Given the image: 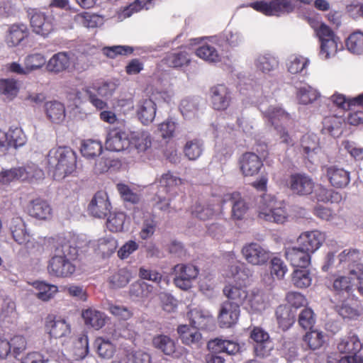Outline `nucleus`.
Segmentation results:
<instances>
[{
    "instance_id": "f257e3e1",
    "label": "nucleus",
    "mask_w": 363,
    "mask_h": 363,
    "mask_svg": "<svg viewBox=\"0 0 363 363\" xmlns=\"http://www.w3.org/2000/svg\"><path fill=\"white\" fill-rule=\"evenodd\" d=\"M78 249L70 240L60 238L57 240L54 254L48 261L47 269L51 277L66 278L72 276L76 266L73 262L77 259Z\"/></svg>"
},
{
    "instance_id": "f03ea898",
    "label": "nucleus",
    "mask_w": 363,
    "mask_h": 363,
    "mask_svg": "<svg viewBox=\"0 0 363 363\" xmlns=\"http://www.w3.org/2000/svg\"><path fill=\"white\" fill-rule=\"evenodd\" d=\"M252 275L250 270L245 266L240 267L230 265L225 272V276L232 278L235 284H229L223 289V293L233 304L240 306L247 298L246 282Z\"/></svg>"
},
{
    "instance_id": "7ed1b4c3",
    "label": "nucleus",
    "mask_w": 363,
    "mask_h": 363,
    "mask_svg": "<svg viewBox=\"0 0 363 363\" xmlns=\"http://www.w3.org/2000/svg\"><path fill=\"white\" fill-rule=\"evenodd\" d=\"M48 165L56 180H60L74 172L77 164L75 152L67 147H57L48 154Z\"/></svg>"
},
{
    "instance_id": "20e7f679",
    "label": "nucleus",
    "mask_w": 363,
    "mask_h": 363,
    "mask_svg": "<svg viewBox=\"0 0 363 363\" xmlns=\"http://www.w3.org/2000/svg\"><path fill=\"white\" fill-rule=\"evenodd\" d=\"M259 108L263 116L274 126L280 135L281 142L292 145L293 140L291 138L285 130V128L282 127V124H286L290 121V115L277 104H270L268 106L261 104Z\"/></svg>"
},
{
    "instance_id": "39448f33",
    "label": "nucleus",
    "mask_w": 363,
    "mask_h": 363,
    "mask_svg": "<svg viewBox=\"0 0 363 363\" xmlns=\"http://www.w3.org/2000/svg\"><path fill=\"white\" fill-rule=\"evenodd\" d=\"M258 216L267 221L283 223L287 218L285 204L271 195H265L260 200Z\"/></svg>"
},
{
    "instance_id": "423d86ee",
    "label": "nucleus",
    "mask_w": 363,
    "mask_h": 363,
    "mask_svg": "<svg viewBox=\"0 0 363 363\" xmlns=\"http://www.w3.org/2000/svg\"><path fill=\"white\" fill-rule=\"evenodd\" d=\"M118 84L112 80L102 82L99 85H93L86 89L89 102L97 109L103 110L108 107L106 100L112 97Z\"/></svg>"
},
{
    "instance_id": "0eeeda50",
    "label": "nucleus",
    "mask_w": 363,
    "mask_h": 363,
    "mask_svg": "<svg viewBox=\"0 0 363 363\" xmlns=\"http://www.w3.org/2000/svg\"><path fill=\"white\" fill-rule=\"evenodd\" d=\"M249 6L268 16H279L294 9L291 0L255 1L250 3Z\"/></svg>"
},
{
    "instance_id": "6e6552de",
    "label": "nucleus",
    "mask_w": 363,
    "mask_h": 363,
    "mask_svg": "<svg viewBox=\"0 0 363 363\" xmlns=\"http://www.w3.org/2000/svg\"><path fill=\"white\" fill-rule=\"evenodd\" d=\"M321 172L335 189H345L351 181L350 172L337 164L323 165Z\"/></svg>"
},
{
    "instance_id": "1a4fd4ad",
    "label": "nucleus",
    "mask_w": 363,
    "mask_h": 363,
    "mask_svg": "<svg viewBox=\"0 0 363 363\" xmlns=\"http://www.w3.org/2000/svg\"><path fill=\"white\" fill-rule=\"evenodd\" d=\"M29 15L30 26L35 34L47 38L55 30V18L52 15L34 9Z\"/></svg>"
},
{
    "instance_id": "9d476101",
    "label": "nucleus",
    "mask_w": 363,
    "mask_h": 363,
    "mask_svg": "<svg viewBox=\"0 0 363 363\" xmlns=\"http://www.w3.org/2000/svg\"><path fill=\"white\" fill-rule=\"evenodd\" d=\"M241 253L245 261L253 266L266 264L271 257V252L257 242L245 244Z\"/></svg>"
},
{
    "instance_id": "9b49d317",
    "label": "nucleus",
    "mask_w": 363,
    "mask_h": 363,
    "mask_svg": "<svg viewBox=\"0 0 363 363\" xmlns=\"http://www.w3.org/2000/svg\"><path fill=\"white\" fill-rule=\"evenodd\" d=\"M174 283L182 290H188L192 286V282L199 274V269L191 264H178L174 267Z\"/></svg>"
},
{
    "instance_id": "f8f14e48",
    "label": "nucleus",
    "mask_w": 363,
    "mask_h": 363,
    "mask_svg": "<svg viewBox=\"0 0 363 363\" xmlns=\"http://www.w3.org/2000/svg\"><path fill=\"white\" fill-rule=\"evenodd\" d=\"M130 130L113 128L107 135L105 145L109 151L120 152L130 148Z\"/></svg>"
},
{
    "instance_id": "ddd939ff",
    "label": "nucleus",
    "mask_w": 363,
    "mask_h": 363,
    "mask_svg": "<svg viewBox=\"0 0 363 363\" xmlns=\"http://www.w3.org/2000/svg\"><path fill=\"white\" fill-rule=\"evenodd\" d=\"M152 345L165 355L179 359L187 354L184 347L177 345L175 340L166 335H157L152 338Z\"/></svg>"
},
{
    "instance_id": "4468645a",
    "label": "nucleus",
    "mask_w": 363,
    "mask_h": 363,
    "mask_svg": "<svg viewBox=\"0 0 363 363\" xmlns=\"http://www.w3.org/2000/svg\"><path fill=\"white\" fill-rule=\"evenodd\" d=\"M45 330L50 337L57 339L69 336L71 326L65 319L49 314L45 318Z\"/></svg>"
},
{
    "instance_id": "2eb2a0df",
    "label": "nucleus",
    "mask_w": 363,
    "mask_h": 363,
    "mask_svg": "<svg viewBox=\"0 0 363 363\" xmlns=\"http://www.w3.org/2000/svg\"><path fill=\"white\" fill-rule=\"evenodd\" d=\"M26 212L32 218L48 220L52 217V208L49 202L41 198L30 200L25 208Z\"/></svg>"
},
{
    "instance_id": "dca6fc26",
    "label": "nucleus",
    "mask_w": 363,
    "mask_h": 363,
    "mask_svg": "<svg viewBox=\"0 0 363 363\" xmlns=\"http://www.w3.org/2000/svg\"><path fill=\"white\" fill-rule=\"evenodd\" d=\"M284 255L294 267L307 268L311 264V254L298 244L286 248Z\"/></svg>"
},
{
    "instance_id": "f3484780",
    "label": "nucleus",
    "mask_w": 363,
    "mask_h": 363,
    "mask_svg": "<svg viewBox=\"0 0 363 363\" xmlns=\"http://www.w3.org/2000/svg\"><path fill=\"white\" fill-rule=\"evenodd\" d=\"M325 240V234L319 230L306 231L299 235L297 244L312 255L321 247Z\"/></svg>"
},
{
    "instance_id": "a211bd4d",
    "label": "nucleus",
    "mask_w": 363,
    "mask_h": 363,
    "mask_svg": "<svg viewBox=\"0 0 363 363\" xmlns=\"http://www.w3.org/2000/svg\"><path fill=\"white\" fill-rule=\"evenodd\" d=\"M111 205L105 191H98L95 194L91 199L88 210L89 213L94 217L105 218L110 212Z\"/></svg>"
},
{
    "instance_id": "6ab92c4d",
    "label": "nucleus",
    "mask_w": 363,
    "mask_h": 363,
    "mask_svg": "<svg viewBox=\"0 0 363 363\" xmlns=\"http://www.w3.org/2000/svg\"><path fill=\"white\" fill-rule=\"evenodd\" d=\"M211 104L215 110L224 111L231 102L232 96L230 89L224 84H218L211 89Z\"/></svg>"
},
{
    "instance_id": "aec40b11",
    "label": "nucleus",
    "mask_w": 363,
    "mask_h": 363,
    "mask_svg": "<svg viewBox=\"0 0 363 363\" xmlns=\"http://www.w3.org/2000/svg\"><path fill=\"white\" fill-rule=\"evenodd\" d=\"M242 174L245 177H252L258 174L263 166L260 157L254 152L244 153L239 160Z\"/></svg>"
},
{
    "instance_id": "412c9836",
    "label": "nucleus",
    "mask_w": 363,
    "mask_h": 363,
    "mask_svg": "<svg viewBox=\"0 0 363 363\" xmlns=\"http://www.w3.org/2000/svg\"><path fill=\"white\" fill-rule=\"evenodd\" d=\"M223 201L231 202V218L233 220H242L249 210L247 203L245 199L241 196L240 194L237 191L225 194Z\"/></svg>"
},
{
    "instance_id": "4be33fe9",
    "label": "nucleus",
    "mask_w": 363,
    "mask_h": 363,
    "mask_svg": "<svg viewBox=\"0 0 363 363\" xmlns=\"http://www.w3.org/2000/svg\"><path fill=\"white\" fill-rule=\"evenodd\" d=\"M289 183L291 191L298 195L310 194L315 186L313 179L306 174H292Z\"/></svg>"
},
{
    "instance_id": "5701e85b",
    "label": "nucleus",
    "mask_w": 363,
    "mask_h": 363,
    "mask_svg": "<svg viewBox=\"0 0 363 363\" xmlns=\"http://www.w3.org/2000/svg\"><path fill=\"white\" fill-rule=\"evenodd\" d=\"M240 306L233 304L230 301H225L220 307L218 321L221 327L230 328L235 325L240 316Z\"/></svg>"
},
{
    "instance_id": "b1692460",
    "label": "nucleus",
    "mask_w": 363,
    "mask_h": 363,
    "mask_svg": "<svg viewBox=\"0 0 363 363\" xmlns=\"http://www.w3.org/2000/svg\"><path fill=\"white\" fill-rule=\"evenodd\" d=\"M156 111L157 105L150 98L142 99L137 104L136 113L143 125H149L154 121Z\"/></svg>"
},
{
    "instance_id": "393cba45",
    "label": "nucleus",
    "mask_w": 363,
    "mask_h": 363,
    "mask_svg": "<svg viewBox=\"0 0 363 363\" xmlns=\"http://www.w3.org/2000/svg\"><path fill=\"white\" fill-rule=\"evenodd\" d=\"M188 316L191 326L198 330H211L213 327V318L208 311L194 308Z\"/></svg>"
},
{
    "instance_id": "a878e982",
    "label": "nucleus",
    "mask_w": 363,
    "mask_h": 363,
    "mask_svg": "<svg viewBox=\"0 0 363 363\" xmlns=\"http://www.w3.org/2000/svg\"><path fill=\"white\" fill-rule=\"evenodd\" d=\"M9 229L13 240L19 245H27L31 235L26 228L24 220L21 217L13 218L9 225Z\"/></svg>"
},
{
    "instance_id": "bb28decb",
    "label": "nucleus",
    "mask_w": 363,
    "mask_h": 363,
    "mask_svg": "<svg viewBox=\"0 0 363 363\" xmlns=\"http://www.w3.org/2000/svg\"><path fill=\"white\" fill-rule=\"evenodd\" d=\"M250 337L257 342L255 347L256 354L260 357L267 355L272 349L269 334L262 328L257 327L251 332Z\"/></svg>"
},
{
    "instance_id": "cd10ccee",
    "label": "nucleus",
    "mask_w": 363,
    "mask_h": 363,
    "mask_svg": "<svg viewBox=\"0 0 363 363\" xmlns=\"http://www.w3.org/2000/svg\"><path fill=\"white\" fill-rule=\"evenodd\" d=\"M28 34L26 25L23 23L12 24L6 33L4 40L9 47H16L28 36Z\"/></svg>"
},
{
    "instance_id": "c85d7f7f",
    "label": "nucleus",
    "mask_w": 363,
    "mask_h": 363,
    "mask_svg": "<svg viewBox=\"0 0 363 363\" xmlns=\"http://www.w3.org/2000/svg\"><path fill=\"white\" fill-rule=\"evenodd\" d=\"M203 101L199 97H187L182 99L179 104V111L186 119H193L201 112Z\"/></svg>"
},
{
    "instance_id": "c756f323",
    "label": "nucleus",
    "mask_w": 363,
    "mask_h": 363,
    "mask_svg": "<svg viewBox=\"0 0 363 363\" xmlns=\"http://www.w3.org/2000/svg\"><path fill=\"white\" fill-rule=\"evenodd\" d=\"M71 54L67 52H60L53 55L47 62L48 71L60 73L67 69L71 65Z\"/></svg>"
},
{
    "instance_id": "7c9ffc66",
    "label": "nucleus",
    "mask_w": 363,
    "mask_h": 363,
    "mask_svg": "<svg viewBox=\"0 0 363 363\" xmlns=\"http://www.w3.org/2000/svg\"><path fill=\"white\" fill-rule=\"evenodd\" d=\"M208 347L212 352H225L228 354H235L240 351V345L237 342L220 338H216L208 343Z\"/></svg>"
},
{
    "instance_id": "2f4dec72",
    "label": "nucleus",
    "mask_w": 363,
    "mask_h": 363,
    "mask_svg": "<svg viewBox=\"0 0 363 363\" xmlns=\"http://www.w3.org/2000/svg\"><path fill=\"white\" fill-rule=\"evenodd\" d=\"M276 317L279 326L286 330L294 323L296 312L289 306L280 305L276 310Z\"/></svg>"
},
{
    "instance_id": "473e14b6",
    "label": "nucleus",
    "mask_w": 363,
    "mask_h": 363,
    "mask_svg": "<svg viewBox=\"0 0 363 363\" xmlns=\"http://www.w3.org/2000/svg\"><path fill=\"white\" fill-rule=\"evenodd\" d=\"M362 343L355 335L342 337L337 344V350L340 353L347 355L357 354L362 349Z\"/></svg>"
},
{
    "instance_id": "72a5a7b5",
    "label": "nucleus",
    "mask_w": 363,
    "mask_h": 363,
    "mask_svg": "<svg viewBox=\"0 0 363 363\" xmlns=\"http://www.w3.org/2000/svg\"><path fill=\"white\" fill-rule=\"evenodd\" d=\"M162 61L169 67L182 68L189 65L191 58L185 50H178L167 54Z\"/></svg>"
},
{
    "instance_id": "f704fd0d",
    "label": "nucleus",
    "mask_w": 363,
    "mask_h": 363,
    "mask_svg": "<svg viewBox=\"0 0 363 363\" xmlns=\"http://www.w3.org/2000/svg\"><path fill=\"white\" fill-rule=\"evenodd\" d=\"M20 179L22 181L33 182L43 178V171L35 163L28 162L21 167H18Z\"/></svg>"
},
{
    "instance_id": "c9c22d12",
    "label": "nucleus",
    "mask_w": 363,
    "mask_h": 363,
    "mask_svg": "<svg viewBox=\"0 0 363 363\" xmlns=\"http://www.w3.org/2000/svg\"><path fill=\"white\" fill-rule=\"evenodd\" d=\"M82 318L86 325L99 330L106 323V315L96 309L87 308L82 311Z\"/></svg>"
},
{
    "instance_id": "e433bc0d",
    "label": "nucleus",
    "mask_w": 363,
    "mask_h": 363,
    "mask_svg": "<svg viewBox=\"0 0 363 363\" xmlns=\"http://www.w3.org/2000/svg\"><path fill=\"white\" fill-rule=\"evenodd\" d=\"M155 0H135L129 6H125L118 12V19H123L131 16L134 13L138 12L143 9L148 10L153 7Z\"/></svg>"
},
{
    "instance_id": "4c0bfd02",
    "label": "nucleus",
    "mask_w": 363,
    "mask_h": 363,
    "mask_svg": "<svg viewBox=\"0 0 363 363\" xmlns=\"http://www.w3.org/2000/svg\"><path fill=\"white\" fill-rule=\"evenodd\" d=\"M130 142V148L134 147L139 152L145 151L151 145L150 134L144 130L131 131L128 136Z\"/></svg>"
},
{
    "instance_id": "58836bf2",
    "label": "nucleus",
    "mask_w": 363,
    "mask_h": 363,
    "mask_svg": "<svg viewBox=\"0 0 363 363\" xmlns=\"http://www.w3.org/2000/svg\"><path fill=\"white\" fill-rule=\"evenodd\" d=\"M48 118L53 123H60L65 118V108L63 104L57 101H48L45 104Z\"/></svg>"
},
{
    "instance_id": "ea45409f",
    "label": "nucleus",
    "mask_w": 363,
    "mask_h": 363,
    "mask_svg": "<svg viewBox=\"0 0 363 363\" xmlns=\"http://www.w3.org/2000/svg\"><path fill=\"white\" fill-rule=\"evenodd\" d=\"M278 65L276 57L269 52L259 54L255 59V67L263 73H269Z\"/></svg>"
},
{
    "instance_id": "a19ab883",
    "label": "nucleus",
    "mask_w": 363,
    "mask_h": 363,
    "mask_svg": "<svg viewBox=\"0 0 363 363\" xmlns=\"http://www.w3.org/2000/svg\"><path fill=\"white\" fill-rule=\"evenodd\" d=\"M33 286L37 291L36 297L43 301H50L58 292L57 286L45 281H37L33 284Z\"/></svg>"
},
{
    "instance_id": "79ce46f5",
    "label": "nucleus",
    "mask_w": 363,
    "mask_h": 363,
    "mask_svg": "<svg viewBox=\"0 0 363 363\" xmlns=\"http://www.w3.org/2000/svg\"><path fill=\"white\" fill-rule=\"evenodd\" d=\"M314 194L318 201L324 203H340L342 199L340 193L328 189L322 184H318L314 190Z\"/></svg>"
},
{
    "instance_id": "37998d69",
    "label": "nucleus",
    "mask_w": 363,
    "mask_h": 363,
    "mask_svg": "<svg viewBox=\"0 0 363 363\" xmlns=\"http://www.w3.org/2000/svg\"><path fill=\"white\" fill-rule=\"evenodd\" d=\"M197 330L187 325H182L178 327L177 333L184 344L191 345L198 344L201 339V335Z\"/></svg>"
},
{
    "instance_id": "c03bdc74",
    "label": "nucleus",
    "mask_w": 363,
    "mask_h": 363,
    "mask_svg": "<svg viewBox=\"0 0 363 363\" xmlns=\"http://www.w3.org/2000/svg\"><path fill=\"white\" fill-rule=\"evenodd\" d=\"M301 147L303 152L308 157L318 153L320 150L319 139L315 134H306L301 140Z\"/></svg>"
},
{
    "instance_id": "a18cd8bd",
    "label": "nucleus",
    "mask_w": 363,
    "mask_h": 363,
    "mask_svg": "<svg viewBox=\"0 0 363 363\" xmlns=\"http://www.w3.org/2000/svg\"><path fill=\"white\" fill-rule=\"evenodd\" d=\"M46 62L45 55L39 52L27 55L23 60V65H26L28 74L40 69L47 65Z\"/></svg>"
},
{
    "instance_id": "49530a36",
    "label": "nucleus",
    "mask_w": 363,
    "mask_h": 363,
    "mask_svg": "<svg viewBox=\"0 0 363 363\" xmlns=\"http://www.w3.org/2000/svg\"><path fill=\"white\" fill-rule=\"evenodd\" d=\"M101 143L96 140H86L82 142L81 153L86 159H94L102 152Z\"/></svg>"
},
{
    "instance_id": "de8ad7c7",
    "label": "nucleus",
    "mask_w": 363,
    "mask_h": 363,
    "mask_svg": "<svg viewBox=\"0 0 363 363\" xmlns=\"http://www.w3.org/2000/svg\"><path fill=\"white\" fill-rule=\"evenodd\" d=\"M325 334L318 330H312L304 335L303 341L312 350L320 349L325 342Z\"/></svg>"
},
{
    "instance_id": "09e8293b",
    "label": "nucleus",
    "mask_w": 363,
    "mask_h": 363,
    "mask_svg": "<svg viewBox=\"0 0 363 363\" xmlns=\"http://www.w3.org/2000/svg\"><path fill=\"white\" fill-rule=\"evenodd\" d=\"M19 91V85L14 79H0V94L5 99L13 100Z\"/></svg>"
},
{
    "instance_id": "8fccbe9b",
    "label": "nucleus",
    "mask_w": 363,
    "mask_h": 363,
    "mask_svg": "<svg viewBox=\"0 0 363 363\" xmlns=\"http://www.w3.org/2000/svg\"><path fill=\"white\" fill-rule=\"evenodd\" d=\"M331 101L339 108L351 109L352 106L363 105V94L352 99H346L342 94H335L331 96Z\"/></svg>"
},
{
    "instance_id": "3c124183",
    "label": "nucleus",
    "mask_w": 363,
    "mask_h": 363,
    "mask_svg": "<svg viewBox=\"0 0 363 363\" xmlns=\"http://www.w3.org/2000/svg\"><path fill=\"white\" fill-rule=\"evenodd\" d=\"M132 275L130 272L122 268L114 272L108 279L112 288L119 289L125 286L130 281Z\"/></svg>"
},
{
    "instance_id": "603ef678",
    "label": "nucleus",
    "mask_w": 363,
    "mask_h": 363,
    "mask_svg": "<svg viewBox=\"0 0 363 363\" xmlns=\"http://www.w3.org/2000/svg\"><path fill=\"white\" fill-rule=\"evenodd\" d=\"M296 95L299 102L302 104L313 103L319 97L318 91L308 84H304L298 87Z\"/></svg>"
},
{
    "instance_id": "864d4df0",
    "label": "nucleus",
    "mask_w": 363,
    "mask_h": 363,
    "mask_svg": "<svg viewBox=\"0 0 363 363\" xmlns=\"http://www.w3.org/2000/svg\"><path fill=\"white\" fill-rule=\"evenodd\" d=\"M184 154L190 160L198 159L203 153V143L200 139H193L186 142L184 146Z\"/></svg>"
},
{
    "instance_id": "5fc2aeb1",
    "label": "nucleus",
    "mask_w": 363,
    "mask_h": 363,
    "mask_svg": "<svg viewBox=\"0 0 363 363\" xmlns=\"http://www.w3.org/2000/svg\"><path fill=\"white\" fill-rule=\"evenodd\" d=\"M291 280L294 285L300 289L307 288L312 283L311 273L306 268L295 269L292 274Z\"/></svg>"
},
{
    "instance_id": "6e6d98bb",
    "label": "nucleus",
    "mask_w": 363,
    "mask_h": 363,
    "mask_svg": "<svg viewBox=\"0 0 363 363\" xmlns=\"http://www.w3.org/2000/svg\"><path fill=\"white\" fill-rule=\"evenodd\" d=\"M346 47L353 54H363V33L356 31L350 34L346 40Z\"/></svg>"
},
{
    "instance_id": "4d7b16f0",
    "label": "nucleus",
    "mask_w": 363,
    "mask_h": 363,
    "mask_svg": "<svg viewBox=\"0 0 363 363\" xmlns=\"http://www.w3.org/2000/svg\"><path fill=\"white\" fill-rule=\"evenodd\" d=\"M335 310L344 319H356L360 315L359 309L352 306L347 300L335 305Z\"/></svg>"
},
{
    "instance_id": "13d9d810",
    "label": "nucleus",
    "mask_w": 363,
    "mask_h": 363,
    "mask_svg": "<svg viewBox=\"0 0 363 363\" xmlns=\"http://www.w3.org/2000/svg\"><path fill=\"white\" fill-rule=\"evenodd\" d=\"M352 279H354L352 276H338L333 280V289L337 294H347V295L352 290Z\"/></svg>"
},
{
    "instance_id": "bf43d9fd",
    "label": "nucleus",
    "mask_w": 363,
    "mask_h": 363,
    "mask_svg": "<svg viewBox=\"0 0 363 363\" xmlns=\"http://www.w3.org/2000/svg\"><path fill=\"white\" fill-rule=\"evenodd\" d=\"M153 286L144 281H135L130 288V294L138 298H148L152 293Z\"/></svg>"
},
{
    "instance_id": "052dcab7",
    "label": "nucleus",
    "mask_w": 363,
    "mask_h": 363,
    "mask_svg": "<svg viewBox=\"0 0 363 363\" xmlns=\"http://www.w3.org/2000/svg\"><path fill=\"white\" fill-rule=\"evenodd\" d=\"M196 55L209 62H218L220 60V56L216 48L208 44L199 47L196 51Z\"/></svg>"
},
{
    "instance_id": "680f3d73",
    "label": "nucleus",
    "mask_w": 363,
    "mask_h": 363,
    "mask_svg": "<svg viewBox=\"0 0 363 363\" xmlns=\"http://www.w3.org/2000/svg\"><path fill=\"white\" fill-rule=\"evenodd\" d=\"M126 216L123 212L110 213L106 222L108 229L111 232H121L123 229Z\"/></svg>"
},
{
    "instance_id": "e2e57ef3",
    "label": "nucleus",
    "mask_w": 363,
    "mask_h": 363,
    "mask_svg": "<svg viewBox=\"0 0 363 363\" xmlns=\"http://www.w3.org/2000/svg\"><path fill=\"white\" fill-rule=\"evenodd\" d=\"M95 346L99 355L106 359L111 358L116 350L115 346L111 341L101 337L95 340Z\"/></svg>"
},
{
    "instance_id": "0e129e2a",
    "label": "nucleus",
    "mask_w": 363,
    "mask_h": 363,
    "mask_svg": "<svg viewBox=\"0 0 363 363\" xmlns=\"http://www.w3.org/2000/svg\"><path fill=\"white\" fill-rule=\"evenodd\" d=\"M9 141L11 143V147L17 148L23 146L26 141V135L23 130L18 127H11L7 132Z\"/></svg>"
},
{
    "instance_id": "69168bd1",
    "label": "nucleus",
    "mask_w": 363,
    "mask_h": 363,
    "mask_svg": "<svg viewBox=\"0 0 363 363\" xmlns=\"http://www.w3.org/2000/svg\"><path fill=\"white\" fill-rule=\"evenodd\" d=\"M144 220L140 232V236L143 240L150 238L155 233L156 228V222L152 215L146 212L143 213Z\"/></svg>"
},
{
    "instance_id": "338daca9",
    "label": "nucleus",
    "mask_w": 363,
    "mask_h": 363,
    "mask_svg": "<svg viewBox=\"0 0 363 363\" xmlns=\"http://www.w3.org/2000/svg\"><path fill=\"white\" fill-rule=\"evenodd\" d=\"M191 212L194 217L204 220L213 216L215 209L211 205H201L196 203L191 207Z\"/></svg>"
},
{
    "instance_id": "774afa93",
    "label": "nucleus",
    "mask_w": 363,
    "mask_h": 363,
    "mask_svg": "<svg viewBox=\"0 0 363 363\" xmlns=\"http://www.w3.org/2000/svg\"><path fill=\"white\" fill-rule=\"evenodd\" d=\"M308 62L309 60L304 57L293 55L289 60L288 70L293 74H298L306 69Z\"/></svg>"
}]
</instances>
